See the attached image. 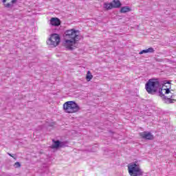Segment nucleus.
I'll use <instances>...</instances> for the list:
<instances>
[{"label":"nucleus","mask_w":176,"mask_h":176,"mask_svg":"<svg viewBox=\"0 0 176 176\" xmlns=\"http://www.w3.org/2000/svg\"><path fill=\"white\" fill-rule=\"evenodd\" d=\"M60 146H61V142L60 141H56L52 144V148H60Z\"/></svg>","instance_id":"nucleus-15"},{"label":"nucleus","mask_w":176,"mask_h":176,"mask_svg":"<svg viewBox=\"0 0 176 176\" xmlns=\"http://www.w3.org/2000/svg\"><path fill=\"white\" fill-rule=\"evenodd\" d=\"M60 41L61 38H60V35L58 34H53L47 41V45H48L50 47H56V46H58Z\"/></svg>","instance_id":"nucleus-6"},{"label":"nucleus","mask_w":176,"mask_h":176,"mask_svg":"<svg viewBox=\"0 0 176 176\" xmlns=\"http://www.w3.org/2000/svg\"><path fill=\"white\" fill-rule=\"evenodd\" d=\"M103 8L105 10H111L113 9L112 7V3H104Z\"/></svg>","instance_id":"nucleus-12"},{"label":"nucleus","mask_w":176,"mask_h":176,"mask_svg":"<svg viewBox=\"0 0 176 176\" xmlns=\"http://www.w3.org/2000/svg\"><path fill=\"white\" fill-rule=\"evenodd\" d=\"M129 174L131 176H141L144 174V171L140 166V161L136 160L128 165Z\"/></svg>","instance_id":"nucleus-2"},{"label":"nucleus","mask_w":176,"mask_h":176,"mask_svg":"<svg viewBox=\"0 0 176 176\" xmlns=\"http://www.w3.org/2000/svg\"><path fill=\"white\" fill-rule=\"evenodd\" d=\"M171 83L169 81H164L162 84H160V87L158 89L160 97L166 98L165 94H171Z\"/></svg>","instance_id":"nucleus-5"},{"label":"nucleus","mask_w":176,"mask_h":176,"mask_svg":"<svg viewBox=\"0 0 176 176\" xmlns=\"http://www.w3.org/2000/svg\"><path fill=\"white\" fill-rule=\"evenodd\" d=\"M155 52V50L153 47H149L146 50H143L140 52H139V54H144L145 53H153Z\"/></svg>","instance_id":"nucleus-11"},{"label":"nucleus","mask_w":176,"mask_h":176,"mask_svg":"<svg viewBox=\"0 0 176 176\" xmlns=\"http://www.w3.org/2000/svg\"><path fill=\"white\" fill-rule=\"evenodd\" d=\"M80 39H82V36L79 30H67L65 32L63 46L68 50H74L78 47Z\"/></svg>","instance_id":"nucleus-1"},{"label":"nucleus","mask_w":176,"mask_h":176,"mask_svg":"<svg viewBox=\"0 0 176 176\" xmlns=\"http://www.w3.org/2000/svg\"><path fill=\"white\" fill-rule=\"evenodd\" d=\"M21 164H20V162H16L14 164V167L15 168H19V167H21Z\"/></svg>","instance_id":"nucleus-16"},{"label":"nucleus","mask_w":176,"mask_h":176,"mask_svg":"<svg viewBox=\"0 0 176 176\" xmlns=\"http://www.w3.org/2000/svg\"><path fill=\"white\" fill-rule=\"evenodd\" d=\"M8 155H9V156H12V154H10V153H8Z\"/></svg>","instance_id":"nucleus-17"},{"label":"nucleus","mask_w":176,"mask_h":176,"mask_svg":"<svg viewBox=\"0 0 176 176\" xmlns=\"http://www.w3.org/2000/svg\"><path fill=\"white\" fill-rule=\"evenodd\" d=\"M63 109L65 113H76L80 107L74 101H67L63 104Z\"/></svg>","instance_id":"nucleus-4"},{"label":"nucleus","mask_w":176,"mask_h":176,"mask_svg":"<svg viewBox=\"0 0 176 176\" xmlns=\"http://www.w3.org/2000/svg\"><path fill=\"white\" fill-rule=\"evenodd\" d=\"M111 5L113 7V9H119V8L122 6V3H120V1L119 0H113L111 2Z\"/></svg>","instance_id":"nucleus-10"},{"label":"nucleus","mask_w":176,"mask_h":176,"mask_svg":"<svg viewBox=\"0 0 176 176\" xmlns=\"http://www.w3.org/2000/svg\"><path fill=\"white\" fill-rule=\"evenodd\" d=\"M140 137L144 138L145 140H153L154 138L152 133L146 131L140 133Z\"/></svg>","instance_id":"nucleus-9"},{"label":"nucleus","mask_w":176,"mask_h":176,"mask_svg":"<svg viewBox=\"0 0 176 176\" xmlns=\"http://www.w3.org/2000/svg\"><path fill=\"white\" fill-rule=\"evenodd\" d=\"M131 8H130V7L129 6H124V7H122L120 9L121 13H127V12H131Z\"/></svg>","instance_id":"nucleus-13"},{"label":"nucleus","mask_w":176,"mask_h":176,"mask_svg":"<svg viewBox=\"0 0 176 176\" xmlns=\"http://www.w3.org/2000/svg\"><path fill=\"white\" fill-rule=\"evenodd\" d=\"M19 0H3V3L6 8H12L14 3H17Z\"/></svg>","instance_id":"nucleus-7"},{"label":"nucleus","mask_w":176,"mask_h":176,"mask_svg":"<svg viewBox=\"0 0 176 176\" xmlns=\"http://www.w3.org/2000/svg\"><path fill=\"white\" fill-rule=\"evenodd\" d=\"M50 24L54 27H58V25L61 24V21H60L58 18H51Z\"/></svg>","instance_id":"nucleus-8"},{"label":"nucleus","mask_w":176,"mask_h":176,"mask_svg":"<svg viewBox=\"0 0 176 176\" xmlns=\"http://www.w3.org/2000/svg\"><path fill=\"white\" fill-rule=\"evenodd\" d=\"M86 79L87 82H90L91 79H93V74H91V72L90 71H88L86 75Z\"/></svg>","instance_id":"nucleus-14"},{"label":"nucleus","mask_w":176,"mask_h":176,"mask_svg":"<svg viewBox=\"0 0 176 176\" xmlns=\"http://www.w3.org/2000/svg\"><path fill=\"white\" fill-rule=\"evenodd\" d=\"M148 94H155L160 89V82L157 79H150L145 85Z\"/></svg>","instance_id":"nucleus-3"}]
</instances>
